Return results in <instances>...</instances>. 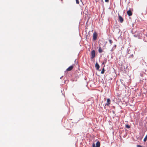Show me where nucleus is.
<instances>
[{
    "instance_id": "1a4fd4ad",
    "label": "nucleus",
    "mask_w": 147,
    "mask_h": 147,
    "mask_svg": "<svg viewBox=\"0 0 147 147\" xmlns=\"http://www.w3.org/2000/svg\"><path fill=\"white\" fill-rule=\"evenodd\" d=\"M116 47V45H115L113 46V47L111 49V51H113L114 49H115Z\"/></svg>"
},
{
    "instance_id": "423d86ee",
    "label": "nucleus",
    "mask_w": 147,
    "mask_h": 147,
    "mask_svg": "<svg viewBox=\"0 0 147 147\" xmlns=\"http://www.w3.org/2000/svg\"><path fill=\"white\" fill-rule=\"evenodd\" d=\"M127 13L129 16H130L132 15V13L130 10V9L127 11Z\"/></svg>"
},
{
    "instance_id": "f257e3e1",
    "label": "nucleus",
    "mask_w": 147,
    "mask_h": 147,
    "mask_svg": "<svg viewBox=\"0 0 147 147\" xmlns=\"http://www.w3.org/2000/svg\"><path fill=\"white\" fill-rule=\"evenodd\" d=\"M100 142L99 141H98L96 143V146L95 147L94 143L92 144V147H100Z\"/></svg>"
},
{
    "instance_id": "6e6552de",
    "label": "nucleus",
    "mask_w": 147,
    "mask_h": 147,
    "mask_svg": "<svg viewBox=\"0 0 147 147\" xmlns=\"http://www.w3.org/2000/svg\"><path fill=\"white\" fill-rule=\"evenodd\" d=\"M73 67L71 65L69 66L68 68L66 69L67 71H70L72 70Z\"/></svg>"
},
{
    "instance_id": "9d476101",
    "label": "nucleus",
    "mask_w": 147,
    "mask_h": 147,
    "mask_svg": "<svg viewBox=\"0 0 147 147\" xmlns=\"http://www.w3.org/2000/svg\"><path fill=\"white\" fill-rule=\"evenodd\" d=\"M107 59H105L102 63V65H104L107 62Z\"/></svg>"
},
{
    "instance_id": "4468645a",
    "label": "nucleus",
    "mask_w": 147,
    "mask_h": 147,
    "mask_svg": "<svg viewBox=\"0 0 147 147\" xmlns=\"http://www.w3.org/2000/svg\"><path fill=\"white\" fill-rule=\"evenodd\" d=\"M125 127L127 128H130V126L128 125H125Z\"/></svg>"
},
{
    "instance_id": "f8f14e48",
    "label": "nucleus",
    "mask_w": 147,
    "mask_h": 147,
    "mask_svg": "<svg viewBox=\"0 0 147 147\" xmlns=\"http://www.w3.org/2000/svg\"><path fill=\"white\" fill-rule=\"evenodd\" d=\"M147 134L146 136L144 138V142H146V140H147Z\"/></svg>"
},
{
    "instance_id": "412c9836",
    "label": "nucleus",
    "mask_w": 147,
    "mask_h": 147,
    "mask_svg": "<svg viewBox=\"0 0 147 147\" xmlns=\"http://www.w3.org/2000/svg\"><path fill=\"white\" fill-rule=\"evenodd\" d=\"M62 76L60 78H61H61H62Z\"/></svg>"
},
{
    "instance_id": "7ed1b4c3",
    "label": "nucleus",
    "mask_w": 147,
    "mask_h": 147,
    "mask_svg": "<svg viewBox=\"0 0 147 147\" xmlns=\"http://www.w3.org/2000/svg\"><path fill=\"white\" fill-rule=\"evenodd\" d=\"M91 58L93 59L94 58L95 56V51L94 50H93L91 51Z\"/></svg>"
},
{
    "instance_id": "9b49d317",
    "label": "nucleus",
    "mask_w": 147,
    "mask_h": 147,
    "mask_svg": "<svg viewBox=\"0 0 147 147\" xmlns=\"http://www.w3.org/2000/svg\"><path fill=\"white\" fill-rule=\"evenodd\" d=\"M98 51L100 53H101L102 52V49H101V48L100 47L99 48Z\"/></svg>"
},
{
    "instance_id": "f03ea898",
    "label": "nucleus",
    "mask_w": 147,
    "mask_h": 147,
    "mask_svg": "<svg viewBox=\"0 0 147 147\" xmlns=\"http://www.w3.org/2000/svg\"><path fill=\"white\" fill-rule=\"evenodd\" d=\"M97 37V34L96 32H94L93 34V39L94 40H96Z\"/></svg>"
},
{
    "instance_id": "aec40b11",
    "label": "nucleus",
    "mask_w": 147,
    "mask_h": 147,
    "mask_svg": "<svg viewBox=\"0 0 147 147\" xmlns=\"http://www.w3.org/2000/svg\"><path fill=\"white\" fill-rule=\"evenodd\" d=\"M121 82L122 83V84H123V85L124 86H125L124 84H123V82L121 80Z\"/></svg>"
},
{
    "instance_id": "20e7f679",
    "label": "nucleus",
    "mask_w": 147,
    "mask_h": 147,
    "mask_svg": "<svg viewBox=\"0 0 147 147\" xmlns=\"http://www.w3.org/2000/svg\"><path fill=\"white\" fill-rule=\"evenodd\" d=\"M119 21L121 23H122L123 22V19L122 17L119 15Z\"/></svg>"
},
{
    "instance_id": "f3484780",
    "label": "nucleus",
    "mask_w": 147,
    "mask_h": 147,
    "mask_svg": "<svg viewBox=\"0 0 147 147\" xmlns=\"http://www.w3.org/2000/svg\"><path fill=\"white\" fill-rule=\"evenodd\" d=\"M136 146L137 147H142L141 146L139 145H137Z\"/></svg>"
},
{
    "instance_id": "a211bd4d",
    "label": "nucleus",
    "mask_w": 147,
    "mask_h": 147,
    "mask_svg": "<svg viewBox=\"0 0 147 147\" xmlns=\"http://www.w3.org/2000/svg\"><path fill=\"white\" fill-rule=\"evenodd\" d=\"M133 56H134L133 55V54H132L129 57H133Z\"/></svg>"
},
{
    "instance_id": "39448f33",
    "label": "nucleus",
    "mask_w": 147,
    "mask_h": 147,
    "mask_svg": "<svg viewBox=\"0 0 147 147\" xmlns=\"http://www.w3.org/2000/svg\"><path fill=\"white\" fill-rule=\"evenodd\" d=\"M111 100L110 99L108 98L107 100V102L105 104V106H108L110 104Z\"/></svg>"
},
{
    "instance_id": "6ab92c4d",
    "label": "nucleus",
    "mask_w": 147,
    "mask_h": 147,
    "mask_svg": "<svg viewBox=\"0 0 147 147\" xmlns=\"http://www.w3.org/2000/svg\"><path fill=\"white\" fill-rule=\"evenodd\" d=\"M109 0H105V1L106 2H109Z\"/></svg>"
},
{
    "instance_id": "2eb2a0df",
    "label": "nucleus",
    "mask_w": 147,
    "mask_h": 147,
    "mask_svg": "<svg viewBox=\"0 0 147 147\" xmlns=\"http://www.w3.org/2000/svg\"><path fill=\"white\" fill-rule=\"evenodd\" d=\"M109 41L110 43V44L111 45L112 44V43L113 42V41H112V40H111V39H109Z\"/></svg>"
},
{
    "instance_id": "ddd939ff",
    "label": "nucleus",
    "mask_w": 147,
    "mask_h": 147,
    "mask_svg": "<svg viewBox=\"0 0 147 147\" xmlns=\"http://www.w3.org/2000/svg\"><path fill=\"white\" fill-rule=\"evenodd\" d=\"M104 72H105V69H104V68H103L102 70L101 73L102 74H103L104 73Z\"/></svg>"
},
{
    "instance_id": "0eeeda50",
    "label": "nucleus",
    "mask_w": 147,
    "mask_h": 147,
    "mask_svg": "<svg viewBox=\"0 0 147 147\" xmlns=\"http://www.w3.org/2000/svg\"><path fill=\"white\" fill-rule=\"evenodd\" d=\"M95 67L96 70H98L99 69L100 66L97 62H96L95 64Z\"/></svg>"
},
{
    "instance_id": "4be33fe9",
    "label": "nucleus",
    "mask_w": 147,
    "mask_h": 147,
    "mask_svg": "<svg viewBox=\"0 0 147 147\" xmlns=\"http://www.w3.org/2000/svg\"><path fill=\"white\" fill-rule=\"evenodd\" d=\"M146 37H147V35H146Z\"/></svg>"
},
{
    "instance_id": "dca6fc26",
    "label": "nucleus",
    "mask_w": 147,
    "mask_h": 147,
    "mask_svg": "<svg viewBox=\"0 0 147 147\" xmlns=\"http://www.w3.org/2000/svg\"><path fill=\"white\" fill-rule=\"evenodd\" d=\"M76 3L77 4H79V1L78 0H76Z\"/></svg>"
}]
</instances>
